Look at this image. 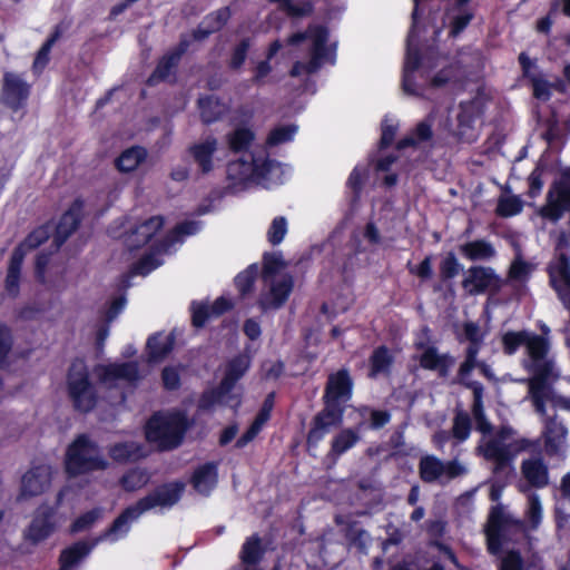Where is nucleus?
Returning <instances> with one entry per match:
<instances>
[{"mask_svg":"<svg viewBox=\"0 0 570 570\" xmlns=\"http://www.w3.org/2000/svg\"><path fill=\"white\" fill-rule=\"evenodd\" d=\"M190 423L185 412L175 410L155 412L145 424L147 442L159 451H171L181 445Z\"/></svg>","mask_w":570,"mask_h":570,"instance_id":"obj_1","label":"nucleus"},{"mask_svg":"<svg viewBox=\"0 0 570 570\" xmlns=\"http://www.w3.org/2000/svg\"><path fill=\"white\" fill-rule=\"evenodd\" d=\"M108 465L99 445L90 440L87 434L77 435L67 448L65 469L70 476L104 471Z\"/></svg>","mask_w":570,"mask_h":570,"instance_id":"obj_2","label":"nucleus"},{"mask_svg":"<svg viewBox=\"0 0 570 570\" xmlns=\"http://www.w3.org/2000/svg\"><path fill=\"white\" fill-rule=\"evenodd\" d=\"M52 233L50 223L33 228L12 250L8 262L4 277V289L7 294L16 298L20 294L21 272L24 257L28 252L45 244Z\"/></svg>","mask_w":570,"mask_h":570,"instance_id":"obj_3","label":"nucleus"},{"mask_svg":"<svg viewBox=\"0 0 570 570\" xmlns=\"http://www.w3.org/2000/svg\"><path fill=\"white\" fill-rule=\"evenodd\" d=\"M68 396L76 411L88 413L98 402V394L89 375V370L82 358H75L67 372Z\"/></svg>","mask_w":570,"mask_h":570,"instance_id":"obj_4","label":"nucleus"},{"mask_svg":"<svg viewBox=\"0 0 570 570\" xmlns=\"http://www.w3.org/2000/svg\"><path fill=\"white\" fill-rule=\"evenodd\" d=\"M567 212L570 213V167L562 170L560 177L551 184L546 204L539 214L542 218L557 223Z\"/></svg>","mask_w":570,"mask_h":570,"instance_id":"obj_5","label":"nucleus"},{"mask_svg":"<svg viewBox=\"0 0 570 570\" xmlns=\"http://www.w3.org/2000/svg\"><path fill=\"white\" fill-rule=\"evenodd\" d=\"M345 411L346 409L343 406L323 402V409L312 419L311 428L306 435L308 451L316 449L331 429L340 428L343 424Z\"/></svg>","mask_w":570,"mask_h":570,"instance_id":"obj_6","label":"nucleus"},{"mask_svg":"<svg viewBox=\"0 0 570 570\" xmlns=\"http://www.w3.org/2000/svg\"><path fill=\"white\" fill-rule=\"evenodd\" d=\"M62 493L58 494L55 505L41 503L35 511L32 520L24 531V538L33 544L47 540L57 529V509L61 502Z\"/></svg>","mask_w":570,"mask_h":570,"instance_id":"obj_7","label":"nucleus"},{"mask_svg":"<svg viewBox=\"0 0 570 570\" xmlns=\"http://www.w3.org/2000/svg\"><path fill=\"white\" fill-rule=\"evenodd\" d=\"M484 108V102L479 97L459 104L458 124L454 131V137L459 141L472 144L478 139L475 122L483 116Z\"/></svg>","mask_w":570,"mask_h":570,"instance_id":"obj_8","label":"nucleus"},{"mask_svg":"<svg viewBox=\"0 0 570 570\" xmlns=\"http://www.w3.org/2000/svg\"><path fill=\"white\" fill-rule=\"evenodd\" d=\"M31 88L20 75L6 71L2 77L0 101L12 112H18L28 106Z\"/></svg>","mask_w":570,"mask_h":570,"instance_id":"obj_9","label":"nucleus"},{"mask_svg":"<svg viewBox=\"0 0 570 570\" xmlns=\"http://www.w3.org/2000/svg\"><path fill=\"white\" fill-rule=\"evenodd\" d=\"M185 489L186 484L180 480L165 482L140 498L137 504L142 513L157 507L171 508L180 501Z\"/></svg>","mask_w":570,"mask_h":570,"instance_id":"obj_10","label":"nucleus"},{"mask_svg":"<svg viewBox=\"0 0 570 570\" xmlns=\"http://www.w3.org/2000/svg\"><path fill=\"white\" fill-rule=\"evenodd\" d=\"M354 381L347 368L343 367L327 376L322 402H330L344 409L352 400Z\"/></svg>","mask_w":570,"mask_h":570,"instance_id":"obj_11","label":"nucleus"},{"mask_svg":"<svg viewBox=\"0 0 570 570\" xmlns=\"http://www.w3.org/2000/svg\"><path fill=\"white\" fill-rule=\"evenodd\" d=\"M511 523L512 520L504 513L501 505L491 509L484 530L489 553L495 556L502 552L507 542V531Z\"/></svg>","mask_w":570,"mask_h":570,"instance_id":"obj_12","label":"nucleus"},{"mask_svg":"<svg viewBox=\"0 0 570 570\" xmlns=\"http://www.w3.org/2000/svg\"><path fill=\"white\" fill-rule=\"evenodd\" d=\"M518 62L522 78L531 86L532 97L542 102L549 101L552 97L550 81L538 70L537 59H531L527 52L522 51L518 56Z\"/></svg>","mask_w":570,"mask_h":570,"instance_id":"obj_13","label":"nucleus"},{"mask_svg":"<svg viewBox=\"0 0 570 570\" xmlns=\"http://www.w3.org/2000/svg\"><path fill=\"white\" fill-rule=\"evenodd\" d=\"M83 199L76 198L68 209L61 215L53 234V244L57 248L61 247L78 229L83 217Z\"/></svg>","mask_w":570,"mask_h":570,"instance_id":"obj_14","label":"nucleus"},{"mask_svg":"<svg viewBox=\"0 0 570 570\" xmlns=\"http://www.w3.org/2000/svg\"><path fill=\"white\" fill-rule=\"evenodd\" d=\"M462 287L472 295L485 293L488 289H499L500 278L491 267L471 266Z\"/></svg>","mask_w":570,"mask_h":570,"instance_id":"obj_15","label":"nucleus"},{"mask_svg":"<svg viewBox=\"0 0 570 570\" xmlns=\"http://www.w3.org/2000/svg\"><path fill=\"white\" fill-rule=\"evenodd\" d=\"M365 428V423L361 421L356 428L341 429L332 439L331 448L325 460L335 465L340 458L347 451L353 449L361 440L360 431Z\"/></svg>","mask_w":570,"mask_h":570,"instance_id":"obj_16","label":"nucleus"},{"mask_svg":"<svg viewBox=\"0 0 570 570\" xmlns=\"http://www.w3.org/2000/svg\"><path fill=\"white\" fill-rule=\"evenodd\" d=\"M294 289V278L285 274L279 281L273 282L268 293L262 294L258 306L262 311L278 309L285 305Z\"/></svg>","mask_w":570,"mask_h":570,"instance_id":"obj_17","label":"nucleus"},{"mask_svg":"<svg viewBox=\"0 0 570 570\" xmlns=\"http://www.w3.org/2000/svg\"><path fill=\"white\" fill-rule=\"evenodd\" d=\"M525 350L530 360L529 371H539L543 366L548 367V371H553L554 363L548 357L550 351L548 337L529 332Z\"/></svg>","mask_w":570,"mask_h":570,"instance_id":"obj_18","label":"nucleus"},{"mask_svg":"<svg viewBox=\"0 0 570 570\" xmlns=\"http://www.w3.org/2000/svg\"><path fill=\"white\" fill-rule=\"evenodd\" d=\"M51 483V468L39 464L28 470L21 479V497L31 498L42 494Z\"/></svg>","mask_w":570,"mask_h":570,"instance_id":"obj_19","label":"nucleus"},{"mask_svg":"<svg viewBox=\"0 0 570 570\" xmlns=\"http://www.w3.org/2000/svg\"><path fill=\"white\" fill-rule=\"evenodd\" d=\"M568 435V429L558 415L546 416L543 421L544 451L549 456L559 455Z\"/></svg>","mask_w":570,"mask_h":570,"instance_id":"obj_20","label":"nucleus"},{"mask_svg":"<svg viewBox=\"0 0 570 570\" xmlns=\"http://www.w3.org/2000/svg\"><path fill=\"white\" fill-rule=\"evenodd\" d=\"M218 148V141L209 136L204 141L193 144L187 151L197 164L203 175L209 174L214 169V156Z\"/></svg>","mask_w":570,"mask_h":570,"instance_id":"obj_21","label":"nucleus"},{"mask_svg":"<svg viewBox=\"0 0 570 570\" xmlns=\"http://www.w3.org/2000/svg\"><path fill=\"white\" fill-rule=\"evenodd\" d=\"M178 58L170 52L166 51L156 63L155 69L146 80V85L155 87L160 82L175 83L178 67L180 65Z\"/></svg>","mask_w":570,"mask_h":570,"instance_id":"obj_22","label":"nucleus"},{"mask_svg":"<svg viewBox=\"0 0 570 570\" xmlns=\"http://www.w3.org/2000/svg\"><path fill=\"white\" fill-rule=\"evenodd\" d=\"M194 490L203 495H208L218 482V463L209 461L198 465L189 480Z\"/></svg>","mask_w":570,"mask_h":570,"instance_id":"obj_23","label":"nucleus"},{"mask_svg":"<svg viewBox=\"0 0 570 570\" xmlns=\"http://www.w3.org/2000/svg\"><path fill=\"white\" fill-rule=\"evenodd\" d=\"M165 219L161 215L151 216L137 225L128 237V246L131 249H138L147 245L154 236L163 229Z\"/></svg>","mask_w":570,"mask_h":570,"instance_id":"obj_24","label":"nucleus"},{"mask_svg":"<svg viewBox=\"0 0 570 570\" xmlns=\"http://www.w3.org/2000/svg\"><path fill=\"white\" fill-rule=\"evenodd\" d=\"M423 370L436 371L440 377H446L455 360L449 353L439 354L433 345L426 346L419 358Z\"/></svg>","mask_w":570,"mask_h":570,"instance_id":"obj_25","label":"nucleus"},{"mask_svg":"<svg viewBox=\"0 0 570 570\" xmlns=\"http://www.w3.org/2000/svg\"><path fill=\"white\" fill-rule=\"evenodd\" d=\"M433 125L431 119L419 121L407 135L399 139L395 149L401 151L406 148H417L421 145L429 144L433 140Z\"/></svg>","mask_w":570,"mask_h":570,"instance_id":"obj_26","label":"nucleus"},{"mask_svg":"<svg viewBox=\"0 0 570 570\" xmlns=\"http://www.w3.org/2000/svg\"><path fill=\"white\" fill-rule=\"evenodd\" d=\"M95 546L96 542L79 540L62 549L58 558L59 570H71L75 568L90 554Z\"/></svg>","mask_w":570,"mask_h":570,"instance_id":"obj_27","label":"nucleus"},{"mask_svg":"<svg viewBox=\"0 0 570 570\" xmlns=\"http://www.w3.org/2000/svg\"><path fill=\"white\" fill-rule=\"evenodd\" d=\"M139 379V370L136 362L112 363L100 366L99 380L104 383L119 380L136 382Z\"/></svg>","mask_w":570,"mask_h":570,"instance_id":"obj_28","label":"nucleus"},{"mask_svg":"<svg viewBox=\"0 0 570 570\" xmlns=\"http://www.w3.org/2000/svg\"><path fill=\"white\" fill-rule=\"evenodd\" d=\"M174 333L165 334L164 332H158L150 335L146 343L148 361L151 363L164 361L174 350Z\"/></svg>","mask_w":570,"mask_h":570,"instance_id":"obj_29","label":"nucleus"},{"mask_svg":"<svg viewBox=\"0 0 570 570\" xmlns=\"http://www.w3.org/2000/svg\"><path fill=\"white\" fill-rule=\"evenodd\" d=\"M521 472L529 484L535 489H543L549 484V470L541 458L523 460Z\"/></svg>","mask_w":570,"mask_h":570,"instance_id":"obj_30","label":"nucleus"},{"mask_svg":"<svg viewBox=\"0 0 570 570\" xmlns=\"http://www.w3.org/2000/svg\"><path fill=\"white\" fill-rule=\"evenodd\" d=\"M250 367V357L246 354H237L227 363L224 376L220 380L222 389L233 391L236 383L246 374Z\"/></svg>","mask_w":570,"mask_h":570,"instance_id":"obj_31","label":"nucleus"},{"mask_svg":"<svg viewBox=\"0 0 570 570\" xmlns=\"http://www.w3.org/2000/svg\"><path fill=\"white\" fill-rule=\"evenodd\" d=\"M394 364V356L386 345L375 347L368 358L370 379H376L380 375L389 376Z\"/></svg>","mask_w":570,"mask_h":570,"instance_id":"obj_32","label":"nucleus"},{"mask_svg":"<svg viewBox=\"0 0 570 570\" xmlns=\"http://www.w3.org/2000/svg\"><path fill=\"white\" fill-rule=\"evenodd\" d=\"M197 105L200 120L205 125H212L220 120L227 111V106L222 101L220 98L214 95H206L200 97L197 101Z\"/></svg>","mask_w":570,"mask_h":570,"instance_id":"obj_33","label":"nucleus"},{"mask_svg":"<svg viewBox=\"0 0 570 570\" xmlns=\"http://www.w3.org/2000/svg\"><path fill=\"white\" fill-rule=\"evenodd\" d=\"M483 455L487 460L493 461V472L495 474L510 466L513 460L510 445L501 443L498 440H491L487 443Z\"/></svg>","mask_w":570,"mask_h":570,"instance_id":"obj_34","label":"nucleus"},{"mask_svg":"<svg viewBox=\"0 0 570 570\" xmlns=\"http://www.w3.org/2000/svg\"><path fill=\"white\" fill-rule=\"evenodd\" d=\"M532 373V377L529 382V393L531 401L532 400H543L549 399L553 395L550 379L553 375V371H548V367L543 366L539 371H530Z\"/></svg>","mask_w":570,"mask_h":570,"instance_id":"obj_35","label":"nucleus"},{"mask_svg":"<svg viewBox=\"0 0 570 570\" xmlns=\"http://www.w3.org/2000/svg\"><path fill=\"white\" fill-rule=\"evenodd\" d=\"M147 149L142 146H131L115 159V167L120 173L136 170L147 158Z\"/></svg>","mask_w":570,"mask_h":570,"instance_id":"obj_36","label":"nucleus"},{"mask_svg":"<svg viewBox=\"0 0 570 570\" xmlns=\"http://www.w3.org/2000/svg\"><path fill=\"white\" fill-rule=\"evenodd\" d=\"M460 253L469 261H488L495 255L491 243L484 239L466 242L459 247Z\"/></svg>","mask_w":570,"mask_h":570,"instance_id":"obj_37","label":"nucleus"},{"mask_svg":"<svg viewBox=\"0 0 570 570\" xmlns=\"http://www.w3.org/2000/svg\"><path fill=\"white\" fill-rule=\"evenodd\" d=\"M265 554L262 539L257 533L248 537L242 546L239 558L245 566H256Z\"/></svg>","mask_w":570,"mask_h":570,"instance_id":"obj_38","label":"nucleus"},{"mask_svg":"<svg viewBox=\"0 0 570 570\" xmlns=\"http://www.w3.org/2000/svg\"><path fill=\"white\" fill-rule=\"evenodd\" d=\"M109 456L117 463H127L144 458L142 446L135 442H118L109 448Z\"/></svg>","mask_w":570,"mask_h":570,"instance_id":"obj_39","label":"nucleus"},{"mask_svg":"<svg viewBox=\"0 0 570 570\" xmlns=\"http://www.w3.org/2000/svg\"><path fill=\"white\" fill-rule=\"evenodd\" d=\"M142 514L137 502L127 507L121 513L112 521L106 531V535L111 534H127L130 529V522L138 519Z\"/></svg>","mask_w":570,"mask_h":570,"instance_id":"obj_40","label":"nucleus"},{"mask_svg":"<svg viewBox=\"0 0 570 570\" xmlns=\"http://www.w3.org/2000/svg\"><path fill=\"white\" fill-rule=\"evenodd\" d=\"M473 387V405L472 413L476 423V429L482 433H489L492 430L491 423L488 421L482 403L483 387L480 383H469L468 386Z\"/></svg>","mask_w":570,"mask_h":570,"instance_id":"obj_41","label":"nucleus"},{"mask_svg":"<svg viewBox=\"0 0 570 570\" xmlns=\"http://www.w3.org/2000/svg\"><path fill=\"white\" fill-rule=\"evenodd\" d=\"M443 462L434 455H425L419 462L420 479L433 483L442 476Z\"/></svg>","mask_w":570,"mask_h":570,"instance_id":"obj_42","label":"nucleus"},{"mask_svg":"<svg viewBox=\"0 0 570 570\" xmlns=\"http://www.w3.org/2000/svg\"><path fill=\"white\" fill-rule=\"evenodd\" d=\"M254 139V131L247 127H237L227 135L228 147L235 154L246 151Z\"/></svg>","mask_w":570,"mask_h":570,"instance_id":"obj_43","label":"nucleus"},{"mask_svg":"<svg viewBox=\"0 0 570 570\" xmlns=\"http://www.w3.org/2000/svg\"><path fill=\"white\" fill-rule=\"evenodd\" d=\"M61 29L59 26H56L55 30L50 33V36L47 38V40L42 43L40 49L38 50L33 63H32V70L33 72H41L50 60V51L53 45L59 40L61 37Z\"/></svg>","mask_w":570,"mask_h":570,"instance_id":"obj_44","label":"nucleus"},{"mask_svg":"<svg viewBox=\"0 0 570 570\" xmlns=\"http://www.w3.org/2000/svg\"><path fill=\"white\" fill-rule=\"evenodd\" d=\"M149 482V474L144 469L128 470L119 480L120 487L126 492H134L144 488Z\"/></svg>","mask_w":570,"mask_h":570,"instance_id":"obj_45","label":"nucleus"},{"mask_svg":"<svg viewBox=\"0 0 570 570\" xmlns=\"http://www.w3.org/2000/svg\"><path fill=\"white\" fill-rule=\"evenodd\" d=\"M257 276L258 265L256 263L250 264L246 269L236 275L234 284L242 297H245L253 292Z\"/></svg>","mask_w":570,"mask_h":570,"instance_id":"obj_46","label":"nucleus"},{"mask_svg":"<svg viewBox=\"0 0 570 570\" xmlns=\"http://www.w3.org/2000/svg\"><path fill=\"white\" fill-rule=\"evenodd\" d=\"M463 271V265L459 262L453 252H449L439 264V276L442 283H448L455 278Z\"/></svg>","mask_w":570,"mask_h":570,"instance_id":"obj_47","label":"nucleus"},{"mask_svg":"<svg viewBox=\"0 0 570 570\" xmlns=\"http://www.w3.org/2000/svg\"><path fill=\"white\" fill-rule=\"evenodd\" d=\"M272 3H277L279 10L284 11L288 17L301 18L312 16L314 12V3L311 0H305L301 4H294L292 0H267Z\"/></svg>","mask_w":570,"mask_h":570,"instance_id":"obj_48","label":"nucleus"},{"mask_svg":"<svg viewBox=\"0 0 570 570\" xmlns=\"http://www.w3.org/2000/svg\"><path fill=\"white\" fill-rule=\"evenodd\" d=\"M161 262L157 258L156 254L149 253L134 263L129 269V274L122 275V282L128 283L129 277L134 275H148L150 272L160 266Z\"/></svg>","mask_w":570,"mask_h":570,"instance_id":"obj_49","label":"nucleus"},{"mask_svg":"<svg viewBox=\"0 0 570 570\" xmlns=\"http://www.w3.org/2000/svg\"><path fill=\"white\" fill-rule=\"evenodd\" d=\"M298 127L294 124L276 126L268 132L266 145L269 147H275L289 142L294 139Z\"/></svg>","mask_w":570,"mask_h":570,"instance_id":"obj_50","label":"nucleus"},{"mask_svg":"<svg viewBox=\"0 0 570 570\" xmlns=\"http://www.w3.org/2000/svg\"><path fill=\"white\" fill-rule=\"evenodd\" d=\"M12 331L6 323L0 322V370L2 371H7L11 365L9 355L12 351Z\"/></svg>","mask_w":570,"mask_h":570,"instance_id":"obj_51","label":"nucleus"},{"mask_svg":"<svg viewBox=\"0 0 570 570\" xmlns=\"http://www.w3.org/2000/svg\"><path fill=\"white\" fill-rule=\"evenodd\" d=\"M529 340V332L522 331H508L501 337L502 351L505 355H513L521 346H525Z\"/></svg>","mask_w":570,"mask_h":570,"instance_id":"obj_52","label":"nucleus"},{"mask_svg":"<svg viewBox=\"0 0 570 570\" xmlns=\"http://www.w3.org/2000/svg\"><path fill=\"white\" fill-rule=\"evenodd\" d=\"M232 391L228 389H222V383L216 387L206 390L202 393L199 401H198V407L202 411H209L212 410L215 404L220 403L222 400L228 395Z\"/></svg>","mask_w":570,"mask_h":570,"instance_id":"obj_53","label":"nucleus"},{"mask_svg":"<svg viewBox=\"0 0 570 570\" xmlns=\"http://www.w3.org/2000/svg\"><path fill=\"white\" fill-rule=\"evenodd\" d=\"M252 47V39L249 37L243 38L230 52V59L228 61V68L230 70H239L248 56V51Z\"/></svg>","mask_w":570,"mask_h":570,"instance_id":"obj_54","label":"nucleus"},{"mask_svg":"<svg viewBox=\"0 0 570 570\" xmlns=\"http://www.w3.org/2000/svg\"><path fill=\"white\" fill-rule=\"evenodd\" d=\"M472 422L469 414L464 411H459L454 415L452 425V436L459 442H464L471 434Z\"/></svg>","mask_w":570,"mask_h":570,"instance_id":"obj_55","label":"nucleus"},{"mask_svg":"<svg viewBox=\"0 0 570 570\" xmlns=\"http://www.w3.org/2000/svg\"><path fill=\"white\" fill-rule=\"evenodd\" d=\"M230 16L232 12L229 7H222L205 16L203 19V24L208 26L213 32H218L227 24Z\"/></svg>","mask_w":570,"mask_h":570,"instance_id":"obj_56","label":"nucleus"},{"mask_svg":"<svg viewBox=\"0 0 570 570\" xmlns=\"http://www.w3.org/2000/svg\"><path fill=\"white\" fill-rule=\"evenodd\" d=\"M100 517L101 510L99 508L86 511L72 521L70 524V531L72 533L86 531L90 529Z\"/></svg>","mask_w":570,"mask_h":570,"instance_id":"obj_57","label":"nucleus"},{"mask_svg":"<svg viewBox=\"0 0 570 570\" xmlns=\"http://www.w3.org/2000/svg\"><path fill=\"white\" fill-rule=\"evenodd\" d=\"M550 283L563 304L570 303V272L564 274L550 272Z\"/></svg>","mask_w":570,"mask_h":570,"instance_id":"obj_58","label":"nucleus"},{"mask_svg":"<svg viewBox=\"0 0 570 570\" xmlns=\"http://www.w3.org/2000/svg\"><path fill=\"white\" fill-rule=\"evenodd\" d=\"M191 325L196 328H202L206 323L214 317L209 304L204 302H191Z\"/></svg>","mask_w":570,"mask_h":570,"instance_id":"obj_59","label":"nucleus"},{"mask_svg":"<svg viewBox=\"0 0 570 570\" xmlns=\"http://www.w3.org/2000/svg\"><path fill=\"white\" fill-rule=\"evenodd\" d=\"M523 204L520 197L509 196L499 199L497 213L501 217H512L522 212Z\"/></svg>","mask_w":570,"mask_h":570,"instance_id":"obj_60","label":"nucleus"},{"mask_svg":"<svg viewBox=\"0 0 570 570\" xmlns=\"http://www.w3.org/2000/svg\"><path fill=\"white\" fill-rule=\"evenodd\" d=\"M284 266L285 262L281 254L268 252L264 253L262 268L263 278L267 279L268 277L276 275Z\"/></svg>","mask_w":570,"mask_h":570,"instance_id":"obj_61","label":"nucleus"},{"mask_svg":"<svg viewBox=\"0 0 570 570\" xmlns=\"http://www.w3.org/2000/svg\"><path fill=\"white\" fill-rule=\"evenodd\" d=\"M308 38L312 39V49L313 51H318L326 53V42L328 40V30L325 26H309L308 27Z\"/></svg>","mask_w":570,"mask_h":570,"instance_id":"obj_62","label":"nucleus"},{"mask_svg":"<svg viewBox=\"0 0 570 570\" xmlns=\"http://www.w3.org/2000/svg\"><path fill=\"white\" fill-rule=\"evenodd\" d=\"M287 234V220L284 216H276L267 230V239L276 246L283 242Z\"/></svg>","mask_w":570,"mask_h":570,"instance_id":"obj_63","label":"nucleus"},{"mask_svg":"<svg viewBox=\"0 0 570 570\" xmlns=\"http://www.w3.org/2000/svg\"><path fill=\"white\" fill-rule=\"evenodd\" d=\"M525 517L532 530H535L541 523L542 505L539 495L535 493L528 497V510Z\"/></svg>","mask_w":570,"mask_h":570,"instance_id":"obj_64","label":"nucleus"}]
</instances>
